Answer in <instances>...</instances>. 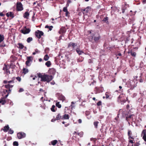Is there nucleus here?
Masks as SVG:
<instances>
[{
  "instance_id": "obj_57",
  "label": "nucleus",
  "mask_w": 146,
  "mask_h": 146,
  "mask_svg": "<svg viewBox=\"0 0 146 146\" xmlns=\"http://www.w3.org/2000/svg\"><path fill=\"white\" fill-rule=\"evenodd\" d=\"M129 142L131 143H134L133 141L132 140H129Z\"/></svg>"
},
{
  "instance_id": "obj_44",
  "label": "nucleus",
  "mask_w": 146,
  "mask_h": 146,
  "mask_svg": "<svg viewBox=\"0 0 146 146\" xmlns=\"http://www.w3.org/2000/svg\"><path fill=\"white\" fill-rule=\"evenodd\" d=\"M78 135H79L80 137H82L83 135V133L82 132H81L80 133H78Z\"/></svg>"
},
{
  "instance_id": "obj_56",
  "label": "nucleus",
  "mask_w": 146,
  "mask_h": 146,
  "mask_svg": "<svg viewBox=\"0 0 146 146\" xmlns=\"http://www.w3.org/2000/svg\"><path fill=\"white\" fill-rule=\"evenodd\" d=\"M81 11L82 12H83V13L84 14V12H83L85 11L84 9H81Z\"/></svg>"
},
{
  "instance_id": "obj_40",
  "label": "nucleus",
  "mask_w": 146,
  "mask_h": 146,
  "mask_svg": "<svg viewBox=\"0 0 146 146\" xmlns=\"http://www.w3.org/2000/svg\"><path fill=\"white\" fill-rule=\"evenodd\" d=\"M139 78L138 79L140 82H143V79L141 76L139 77Z\"/></svg>"
},
{
  "instance_id": "obj_54",
  "label": "nucleus",
  "mask_w": 146,
  "mask_h": 146,
  "mask_svg": "<svg viewBox=\"0 0 146 146\" xmlns=\"http://www.w3.org/2000/svg\"><path fill=\"white\" fill-rule=\"evenodd\" d=\"M56 119H52L51 121L52 122H53L56 121Z\"/></svg>"
},
{
  "instance_id": "obj_58",
  "label": "nucleus",
  "mask_w": 146,
  "mask_h": 146,
  "mask_svg": "<svg viewBox=\"0 0 146 146\" xmlns=\"http://www.w3.org/2000/svg\"><path fill=\"white\" fill-rule=\"evenodd\" d=\"M39 91L40 92H44V90L42 89L41 88L40 89Z\"/></svg>"
},
{
  "instance_id": "obj_23",
  "label": "nucleus",
  "mask_w": 146,
  "mask_h": 146,
  "mask_svg": "<svg viewBox=\"0 0 146 146\" xmlns=\"http://www.w3.org/2000/svg\"><path fill=\"white\" fill-rule=\"evenodd\" d=\"M76 51L79 55H80L82 53H84V52L82 50H80V48H76Z\"/></svg>"
},
{
  "instance_id": "obj_16",
  "label": "nucleus",
  "mask_w": 146,
  "mask_h": 146,
  "mask_svg": "<svg viewBox=\"0 0 146 146\" xmlns=\"http://www.w3.org/2000/svg\"><path fill=\"white\" fill-rule=\"evenodd\" d=\"M134 116L135 115L134 114H131L129 115V116H126V120L127 121H129V118H131L132 120H133V116Z\"/></svg>"
},
{
  "instance_id": "obj_38",
  "label": "nucleus",
  "mask_w": 146,
  "mask_h": 146,
  "mask_svg": "<svg viewBox=\"0 0 146 146\" xmlns=\"http://www.w3.org/2000/svg\"><path fill=\"white\" fill-rule=\"evenodd\" d=\"M15 80V78L14 77H13L12 78L11 80L8 81V83H14V81Z\"/></svg>"
},
{
  "instance_id": "obj_1",
  "label": "nucleus",
  "mask_w": 146,
  "mask_h": 146,
  "mask_svg": "<svg viewBox=\"0 0 146 146\" xmlns=\"http://www.w3.org/2000/svg\"><path fill=\"white\" fill-rule=\"evenodd\" d=\"M37 75L38 77L40 78V81L42 82H46L48 83L52 80L53 78L52 75L45 74L42 75L40 73H38Z\"/></svg>"
},
{
  "instance_id": "obj_18",
  "label": "nucleus",
  "mask_w": 146,
  "mask_h": 146,
  "mask_svg": "<svg viewBox=\"0 0 146 146\" xmlns=\"http://www.w3.org/2000/svg\"><path fill=\"white\" fill-rule=\"evenodd\" d=\"M56 120L62 119V115H61L60 113H58L56 116Z\"/></svg>"
},
{
  "instance_id": "obj_48",
  "label": "nucleus",
  "mask_w": 146,
  "mask_h": 146,
  "mask_svg": "<svg viewBox=\"0 0 146 146\" xmlns=\"http://www.w3.org/2000/svg\"><path fill=\"white\" fill-rule=\"evenodd\" d=\"M98 106H100L102 105V102L101 101H99L97 104Z\"/></svg>"
},
{
  "instance_id": "obj_5",
  "label": "nucleus",
  "mask_w": 146,
  "mask_h": 146,
  "mask_svg": "<svg viewBox=\"0 0 146 146\" xmlns=\"http://www.w3.org/2000/svg\"><path fill=\"white\" fill-rule=\"evenodd\" d=\"M44 33L41 31L39 30H37L35 32V35L38 38L40 39L41 36L43 35Z\"/></svg>"
},
{
  "instance_id": "obj_45",
  "label": "nucleus",
  "mask_w": 146,
  "mask_h": 146,
  "mask_svg": "<svg viewBox=\"0 0 146 146\" xmlns=\"http://www.w3.org/2000/svg\"><path fill=\"white\" fill-rule=\"evenodd\" d=\"M136 54L135 52H132L131 55L132 56L135 57L136 56Z\"/></svg>"
},
{
  "instance_id": "obj_4",
  "label": "nucleus",
  "mask_w": 146,
  "mask_h": 146,
  "mask_svg": "<svg viewBox=\"0 0 146 146\" xmlns=\"http://www.w3.org/2000/svg\"><path fill=\"white\" fill-rule=\"evenodd\" d=\"M23 10V5L20 2H17L16 5V10L17 11H21Z\"/></svg>"
},
{
  "instance_id": "obj_55",
  "label": "nucleus",
  "mask_w": 146,
  "mask_h": 146,
  "mask_svg": "<svg viewBox=\"0 0 146 146\" xmlns=\"http://www.w3.org/2000/svg\"><path fill=\"white\" fill-rule=\"evenodd\" d=\"M4 15H5L3 13H0V16L2 17V16H3Z\"/></svg>"
},
{
  "instance_id": "obj_64",
  "label": "nucleus",
  "mask_w": 146,
  "mask_h": 146,
  "mask_svg": "<svg viewBox=\"0 0 146 146\" xmlns=\"http://www.w3.org/2000/svg\"><path fill=\"white\" fill-rule=\"evenodd\" d=\"M144 95L146 96V91L144 92Z\"/></svg>"
},
{
  "instance_id": "obj_2",
  "label": "nucleus",
  "mask_w": 146,
  "mask_h": 146,
  "mask_svg": "<svg viewBox=\"0 0 146 146\" xmlns=\"http://www.w3.org/2000/svg\"><path fill=\"white\" fill-rule=\"evenodd\" d=\"M13 85H11L9 84L5 85V88L7 89L8 90H4L3 91V94H8L9 95V94L10 93L11 91V88H12L13 87Z\"/></svg>"
},
{
  "instance_id": "obj_24",
  "label": "nucleus",
  "mask_w": 146,
  "mask_h": 146,
  "mask_svg": "<svg viewBox=\"0 0 146 146\" xmlns=\"http://www.w3.org/2000/svg\"><path fill=\"white\" fill-rule=\"evenodd\" d=\"M50 110L54 112L56 111V110H57V108L54 105H53L51 108Z\"/></svg>"
},
{
  "instance_id": "obj_39",
  "label": "nucleus",
  "mask_w": 146,
  "mask_h": 146,
  "mask_svg": "<svg viewBox=\"0 0 146 146\" xmlns=\"http://www.w3.org/2000/svg\"><path fill=\"white\" fill-rule=\"evenodd\" d=\"M76 103V102H71V105H70V107H71V108L72 109L73 108H74L75 107V106L73 105V104H75Z\"/></svg>"
},
{
  "instance_id": "obj_52",
  "label": "nucleus",
  "mask_w": 146,
  "mask_h": 146,
  "mask_svg": "<svg viewBox=\"0 0 146 146\" xmlns=\"http://www.w3.org/2000/svg\"><path fill=\"white\" fill-rule=\"evenodd\" d=\"M82 121L81 119H79L78 120V122L79 123H82Z\"/></svg>"
},
{
  "instance_id": "obj_35",
  "label": "nucleus",
  "mask_w": 146,
  "mask_h": 146,
  "mask_svg": "<svg viewBox=\"0 0 146 146\" xmlns=\"http://www.w3.org/2000/svg\"><path fill=\"white\" fill-rule=\"evenodd\" d=\"M33 40V39L32 37H29L28 38L27 40V41L28 43H30Z\"/></svg>"
},
{
  "instance_id": "obj_34",
  "label": "nucleus",
  "mask_w": 146,
  "mask_h": 146,
  "mask_svg": "<svg viewBox=\"0 0 146 146\" xmlns=\"http://www.w3.org/2000/svg\"><path fill=\"white\" fill-rule=\"evenodd\" d=\"M53 28V26H48L47 25H46L45 27V28H48L49 29V30L50 31H51L52 30V28Z\"/></svg>"
},
{
  "instance_id": "obj_30",
  "label": "nucleus",
  "mask_w": 146,
  "mask_h": 146,
  "mask_svg": "<svg viewBox=\"0 0 146 146\" xmlns=\"http://www.w3.org/2000/svg\"><path fill=\"white\" fill-rule=\"evenodd\" d=\"M91 8L90 7H87L86 8L84 9V10L85 11V12L86 13H87L88 12L90 11Z\"/></svg>"
},
{
  "instance_id": "obj_15",
  "label": "nucleus",
  "mask_w": 146,
  "mask_h": 146,
  "mask_svg": "<svg viewBox=\"0 0 146 146\" xmlns=\"http://www.w3.org/2000/svg\"><path fill=\"white\" fill-rule=\"evenodd\" d=\"M70 117L68 114H65L62 115V119H68Z\"/></svg>"
},
{
  "instance_id": "obj_22",
  "label": "nucleus",
  "mask_w": 146,
  "mask_h": 146,
  "mask_svg": "<svg viewBox=\"0 0 146 146\" xmlns=\"http://www.w3.org/2000/svg\"><path fill=\"white\" fill-rule=\"evenodd\" d=\"M58 141L57 140H54L52 141L49 144V145H50L51 144L53 145H55L57 143Z\"/></svg>"
},
{
  "instance_id": "obj_32",
  "label": "nucleus",
  "mask_w": 146,
  "mask_h": 146,
  "mask_svg": "<svg viewBox=\"0 0 146 146\" xmlns=\"http://www.w3.org/2000/svg\"><path fill=\"white\" fill-rule=\"evenodd\" d=\"M49 56H48V54H46L44 56V59L45 61H47L49 59Z\"/></svg>"
},
{
  "instance_id": "obj_61",
  "label": "nucleus",
  "mask_w": 146,
  "mask_h": 146,
  "mask_svg": "<svg viewBox=\"0 0 146 146\" xmlns=\"http://www.w3.org/2000/svg\"><path fill=\"white\" fill-rule=\"evenodd\" d=\"M143 4L146 3V0H143Z\"/></svg>"
},
{
  "instance_id": "obj_60",
  "label": "nucleus",
  "mask_w": 146,
  "mask_h": 146,
  "mask_svg": "<svg viewBox=\"0 0 146 146\" xmlns=\"http://www.w3.org/2000/svg\"><path fill=\"white\" fill-rule=\"evenodd\" d=\"M6 15L8 17H9V16H10L9 14V13H7L6 14Z\"/></svg>"
},
{
  "instance_id": "obj_42",
  "label": "nucleus",
  "mask_w": 146,
  "mask_h": 146,
  "mask_svg": "<svg viewBox=\"0 0 146 146\" xmlns=\"http://www.w3.org/2000/svg\"><path fill=\"white\" fill-rule=\"evenodd\" d=\"M9 16L10 17H11L12 18H13L14 17V14H13V13L11 12H9Z\"/></svg>"
},
{
  "instance_id": "obj_31",
  "label": "nucleus",
  "mask_w": 146,
  "mask_h": 146,
  "mask_svg": "<svg viewBox=\"0 0 146 146\" xmlns=\"http://www.w3.org/2000/svg\"><path fill=\"white\" fill-rule=\"evenodd\" d=\"M45 65L48 67H50L51 65V62L50 61H47L45 63Z\"/></svg>"
},
{
  "instance_id": "obj_8",
  "label": "nucleus",
  "mask_w": 146,
  "mask_h": 146,
  "mask_svg": "<svg viewBox=\"0 0 146 146\" xmlns=\"http://www.w3.org/2000/svg\"><path fill=\"white\" fill-rule=\"evenodd\" d=\"M17 136L19 139H21L25 137L26 134L23 132H20L17 134Z\"/></svg>"
},
{
  "instance_id": "obj_47",
  "label": "nucleus",
  "mask_w": 146,
  "mask_h": 146,
  "mask_svg": "<svg viewBox=\"0 0 146 146\" xmlns=\"http://www.w3.org/2000/svg\"><path fill=\"white\" fill-rule=\"evenodd\" d=\"M0 46L1 47H4L5 46V45L4 43H2L1 44H0Z\"/></svg>"
},
{
  "instance_id": "obj_29",
  "label": "nucleus",
  "mask_w": 146,
  "mask_h": 146,
  "mask_svg": "<svg viewBox=\"0 0 146 146\" xmlns=\"http://www.w3.org/2000/svg\"><path fill=\"white\" fill-rule=\"evenodd\" d=\"M4 37L3 35L0 34V43H1L4 40Z\"/></svg>"
},
{
  "instance_id": "obj_13",
  "label": "nucleus",
  "mask_w": 146,
  "mask_h": 146,
  "mask_svg": "<svg viewBox=\"0 0 146 146\" xmlns=\"http://www.w3.org/2000/svg\"><path fill=\"white\" fill-rule=\"evenodd\" d=\"M123 96V94L120 95L118 97V100L122 103H124L126 102V100L125 99L122 98Z\"/></svg>"
},
{
  "instance_id": "obj_19",
  "label": "nucleus",
  "mask_w": 146,
  "mask_h": 146,
  "mask_svg": "<svg viewBox=\"0 0 146 146\" xmlns=\"http://www.w3.org/2000/svg\"><path fill=\"white\" fill-rule=\"evenodd\" d=\"M29 13L28 12H26L23 14V17L25 18L28 19V17L29 16Z\"/></svg>"
},
{
  "instance_id": "obj_50",
  "label": "nucleus",
  "mask_w": 146,
  "mask_h": 146,
  "mask_svg": "<svg viewBox=\"0 0 146 146\" xmlns=\"http://www.w3.org/2000/svg\"><path fill=\"white\" fill-rule=\"evenodd\" d=\"M24 91V89L22 88H20L19 89V92H23Z\"/></svg>"
},
{
  "instance_id": "obj_49",
  "label": "nucleus",
  "mask_w": 146,
  "mask_h": 146,
  "mask_svg": "<svg viewBox=\"0 0 146 146\" xmlns=\"http://www.w3.org/2000/svg\"><path fill=\"white\" fill-rule=\"evenodd\" d=\"M140 145V144L139 142L136 143L134 145V146H139Z\"/></svg>"
},
{
  "instance_id": "obj_63",
  "label": "nucleus",
  "mask_w": 146,
  "mask_h": 146,
  "mask_svg": "<svg viewBox=\"0 0 146 146\" xmlns=\"http://www.w3.org/2000/svg\"><path fill=\"white\" fill-rule=\"evenodd\" d=\"M129 105L128 104H127V106H126V108L128 109L129 108Z\"/></svg>"
},
{
  "instance_id": "obj_43",
  "label": "nucleus",
  "mask_w": 146,
  "mask_h": 146,
  "mask_svg": "<svg viewBox=\"0 0 146 146\" xmlns=\"http://www.w3.org/2000/svg\"><path fill=\"white\" fill-rule=\"evenodd\" d=\"M9 133L12 134L13 133L14 131L13 130H12L11 129H9Z\"/></svg>"
},
{
  "instance_id": "obj_9",
  "label": "nucleus",
  "mask_w": 146,
  "mask_h": 146,
  "mask_svg": "<svg viewBox=\"0 0 146 146\" xmlns=\"http://www.w3.org/2000/svg\"><path fill=\"white\" fill-rule=\"evenodd\" d=\"M66 32V29L65 27H62L60 29L59 33L62 35H64Z\"/></svg>"
},
{
  "instance_id": "obj_27",
  "label": "nucleus",
  "mask_w": 146,
  "mask_h": 146,
  "mask_svg": "<svg viewBox=\"0 0 146 146\" xmlns=\"http://www.w3.org/2000/svg\"><path fill=\"white\" fill-rule=\"evenodd\" d=\"M100 38V36H99L98 37H94V40L95 42H98V40Z\"/></svg>"
},
{
  "instance_id": "obj_36",
  "label": "nucleus",
  "mask_w": 146,
  "mask_h": 146,
  "mask_svg": "<svg viewBox=\"0 0 146 146\" xmlns=\"http://www.w3.org/2000/svg\"><path fill=\"white\" fill-rule=\"evenodd\" d=\"M110 93L109 92H107L105 93L106 98L107 99L109 98L110 95Z\"/></svg>"
},
{
  "instance_id": "obj_7",
  "label": "nucleus",
  "mask_w": 146,
  "mask_h": 146,
  "mask_svg": "<svg viewBox=\"0 0 146 146\" xmlns=\"http://www.w3.org/2000/svg\"><path fill=\"white\" fill-rule=\"evenodd\" d=\"M8 96V94L6 95L4 97L1 98L0 99V103L2 105H4L6 102V99Z\"/></svg>"
},
{
  "instance_id": "obj_14",
  "label": "nucleus",
  "mask_w": 146,
  "mask_h": 146,
  "mask_svg": "<svg viewBox=\"0 0 146 146\" xmlns=\"http://www.w3.org/2000/svg\"><path fill=\"white\" fill-rule=\"evenodd\" d=\"M49 73L52 75H54L56 72V70L55 69L53 68L49 69L48 71Z\"/></svg>"
},
{
  "instance_id": "obj_3",
  "label": "nucleus",
  "mask_w": 146,
  "mask_h": 146,
  "mask_svg": "<svg viewBox=\"0 0 146 146\" xmlns=\"http://www.w3.org/2000/svg\"><path fill=\"white\" fill-rule=\"evenodd\" d=\"M76 45V43L70 42L68 44L67 48L70 49V51H72L74 50Z\"/></svg>"
},
{
  "instance_id": "obj_59",
  "label": "nucleus",
  "mask_w": 146,
  "mask_h": 146,
  "mask_svg": "<svg viewBox=\"0 0 146 146\" xmlns=\"http://www.w3.org/2000/svg\"><path fill=\"white\" fill-rule=\"evenodd\" d=\"M89 40L90 41H91L93 40V36H91V38H89Z\"/></svg>"
},
{
  "instance_id": "obj_6",
  "label": "nucleus",
  "mask_w": 146,
  "mask_h": 146,
  "mask_svg": "<svg viewBox=\"0 0 146 146\" xmlns=\"http://www.w3.org/2000/svg\"><path fill=\"white\" fill-rule=\"evenodd\" d=\"M33 59L32 56H27V60L25 62V64L26 65L28 66H29L30 65V63L32 62Z\"/></svg>"
},
{
  "instance_id": "obj_11",
  "label": "nucleus",
  "mask_w": 146,
  "mask_h": 146,
  "mask_svg": "<svg viewBox=\"0 0 146 146\" xmlns=\"http://www.w3.org/2000/svg\"><path fill=\"white\" fill-rule=\"evenodd\" d=\"M5 66L3 67V70L5 71V72L6 74L9 75V74H11V72L10 70H9V69L8 68V67L7 65H5Z\"/></svg>"
},
{
  "instance_id": "obj_37",
  "label": "nucleus",
  "mask_w": 146,
  "mask_h": 146,
  "mask_svg": "<svg viewBox=\"0 0 146 146\" xmlns=\"http://www.w3.org/2000/svg\"><path fill=\"white\" fill-rule=\"evenodd\" d=\"M56 106L59 108H60L61 107V105L60 104L59 102H57L56 103Z\"/></svg>"
},
{
  "instance_id": "obj_33",
  "label": "nucleus",
  "mask_w": 146,
  "mask_h": 146,
  "mask_svg": "<svg viewBox=\"0 0 146 146\" xmlns=\"http://www.w3.org/2000/svg\"><path fill=\"white\" fill-rule=\"evenodd\" d=\"M28 72V70L27 69L24 68L23 70V73L25 74Z\"/></svg>"
},
{
  "instance_id": "obj_41",
  "label": "nucleus",
  "mask_w": 146,
  "mask_h": 146,
  "mask_svg": "<svg viewBox=\"0 0 146 146\" xmlns=\"http://www.w3.org/2000/svg\"><path fill=\"white\" fill-rule=\"evenodd\" d=\"M13 144L14 146H18L19 145L18 142L16 141H14Z\"/></svg>"
},
{
  "instance_id": "obj_20",
  "label": "nucleus",
  "mask_w": 146,
  "mask_h": 146,
  "mask_svg": "<svg viewBox=\"0 0 146 146\" xmlns=\"http://www.w3.org/2000/svg\"><path fill=\"white\" fill-rule=\"evenodd\" d=\"M9 126L8 125H7L5 126L4 127V129H3V131L4 132H7L8 131L9 129Z\"/></svg>"
},
{
  "instance_id": "obj_46",
  "label": "nucleus",
  "mask_w": 146,
  "mask_h": 146,
  "mask_svg": "<svg viewBox=\"0 0 146 146\" xmlns=\"http://www.w3.org/2000/svg\"><path fill=\"white\" fill-rule=\"evenodd\" d=\"M16 79L19 82H20L21 81V78L20 77H16Z\"/></svg>"
},
{
  "instance_id": "obj_10",
  "label": "nucleus",
  "mask_w": 146,
  "mask_h": 146,
  "mask_svg": "<svg viewBox=\"0 0 146 146\" xmlns=\"http://www.w3.org/2000/svg\"><path fill=\"white\" fill-rule=\"evenodd\" d=\"M25 29H21V32L24 34H28L31 31V30L29 28H27L26 27H25Z\"/></svg>"
},
{
  "instance_id": "obj_17",
  "label": "nucleus",
  "mask_w": 146,
  "mask_h": 146,
  "mask_svg": "<svg viewBox=\"0 0 146 146\" xmlns=\"http://www.w3.org/2000/svg\"><path fill=\"white\" fill-rule=\"evenodd\" d=\"M59 99L60 100L62 101V102L65 100L66 98L65 97L62 95H60L59 96Z\"/></svg>"
},
{
  "instance_id": "obj_53",
  "label": "nucleus",
  "mask_w": 146,
  "mask_h": 146,
  "mask_svg": "<svg viewBox=\"0 0 146 146\" xmlns=\"http://www.w3.org/2000/svg\"><path fill=\"white\" fill-rule=\"evenodd\" d=\"M3 83L5 84H6L8 83V81L7 80H4L3 81Z\"/></svg>"
},
{
  "instance_id": "obj_12",
  "label": "nucleus",
  "mask_w": 146,
  "mask_h": 146,
  "mask_svg": "<svg viewBox=\"0 0 146 146\" xmlns=\"http://www.w3.org/2000/svg\"><path fill=\"white\" fill-rule=\"evenodd\" d=\"M63 11L64 12H66L65 16L66 17H70V13L68 11L67 7H64L63 8Z\"/></svg>"
},
{
  "instance_id": "obj_51",
  "label": "nucleus",
  "mask_w": 146,
  "mask_h": 146,
  "mask_svg": "<svg viewBox=\"0 0 146 146\" xmlns=\"http://www.w3.org/2000/svg\"><path fill=\"white\" fill-rule=\"evenodd\" d=\"M132 50H128V54H131L132 52Z\"/></svg>"
},
{
  "instance_id": "obj_21",
  "label": "nucleus",
  "mask_w": 146,
  "mask_h": 146,
  "mask_svg": "<svg viewBox=\"0 0 146 146\" xmlns=\"http://www.w3.org/2000/svg\"><path fill=\"white\" fill-rule=\"evenodd\" d=\"M108 19L109 18L107 17H106L104 18L102 20V21L106 23L107 24H108L109 23V22L108 21Z\"/></svg>"
},
{
  "instance_id": "obj_62",
  "label": "nucleus",
  "mask_w": 146,
  "mask_h": 146,
  "mask_svg": "<svg viewBox=\"0 0 146 146\" xmlns=\"http://www.w3.org/2000/svg\"><path fill=\"white\" fill-rule=\"evenodd\" d=\"M70 3H68V2H67V4H66V7H68L69 5V4Z\"/></svg>"
},
{
  "instance_id": "obj_25",
  "label": "nucleus",
  "mask_w": 146,
  "mask_h": 146,
  "mask_svg": "<svg viewBox=\"0 0 146 146\" xmlns=\"http://www.w3.org/2000/svg\"><path fill=\"white\" fill-rule=\"evenodd\" d=\"M17 44L19 46L18 48L21 49H23L24 47V46L21 43H18Z\"/></svg>"
},
{
  "instance_id": "obj_26",
  "label": "nucleus",
  "mask_w": 146,
  "mask_h": 146,
  "mask_svg": "<svg viewBox=\"0 0 146 146\" xmlns=\"http://www.w3.org/2000/svg\"><path fill=\"white\" fill-rule=\"evenodd\" d=\"M132 133L131 131L130 130H129L128 132V135L129 137V139L131 138V139H133V137H131V135Z\"/></svg>"
},
{
  "instance_id": "obj_28",
  "label": "nucleus",
  "mask_w": 146,
  "mask_h": 146,
  "mask_svg": "<svg viewBox=\"0 0 146 146\" xmlns=\"http://www.w3.org/2000/svg\"><path fill=\"white\" fill-rule=\"evenodd\" d=\"M99 123V122L97 121H95L94 122V125L95 128L97 129L98 128V124Z\"/></svg>"
}]
</instances>
